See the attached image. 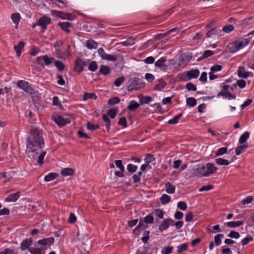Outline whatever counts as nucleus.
<instances>
[{
  "mask_svg": "<svg viewBox=\"0 0 254 254\" xmlns=\"http://www.w3.org/2000/svg\"><path fill=\"white\" fill-rule=\"evenodd\" d=\"M44 146V141L42 137V130L33 128L30 130V135L26 141V152L29 157L35 158L39 151Z\"/></svg>",
  "mask_w": 254,
  "mask_h": 254,
  "instance_id": "obj_1",
  "label": "nucleus"
},
{
  "mask_svg": "<svg viewBox=\"0 0 254 254\" xmlns=\"http://www.w3.org/2000/svg\"><path fill=\"white\" fill-rule=\"evenodd\" d=\"M217 170V168L213 164L208 163L205 165L198 167L195 173L198 177H207L215 173Z\"/></svg>",
  "mask_w": 254,
  "mask_h": 254,
  "instance_id": "obj_2",
  "label": "nucleus"
},
{
  "mask_svg": "<svg viewBox=\"0 0 254 254\" xmlns=\"http://www.w3.org/2000/svg\"><path fill=\"white\" fill-rule=\"evenodd\" d=\"M249 42V38L240 39L229 45L230 49L233 48V50H230V52L232 53H235L246 47Z\"/></svg>",
  "mask_w": 254,
  "mask_h": 254,
  "instance_id": "obj_3",
  "label": "nucleus"
},
{
  "mask_svg": "<svg viewBox=\"0 0 254 254\" xmlns=\"http://www.w3.org/2000/svg\"><path fill=\"white\" fill-rule=\"evenodd\" d=\"M144 86V83L140 78L133 77L129 79L127 88L128 91H131L134 90H137Z\"/></svg>",
  "mask_w": 254,
  "mask_h": 254,
  "instance_id": "obj_4",
  "label": "nucleus"
},
{
  "mask_svg": "<svg viewBox=\"0 0 254 254\" xmlns=\"http://www.w3.org/2000/svg\"><path fill=\"white\" fill-rule=\"evenodd\" d=\"M17 86L24 90L26 93L30 95L35 94L34 89L30 86L29 83L24 80H19L17 83Z\"/></svg>",
  "mask_w": 254,
  "mask_h": 254,
  "instance_id": "obj_5",
  "label": "nucleus"
},
{
  "mask_svg": "<svg viewBox=\"0 0 254 254\" xmlns=\"http://www.w3.org/2000/svg\"><path fill=\"white\" fill-rule=\"evenodd\" d=\"M98 53L101 59L104 60L115 62L117 59V57L116 55L107 54L102 48H100L98 50Z\"/></svg>",
  "mask_w": 254,
  "mask_h": 254,
  "instance_id": "obj_6",
  "label": "nucleus"
},
{
  "mask_svg": "<svg viewBox=\"0 0 254 254\" xmlns=\"http://www.w3.org/2000/svg\"><path fill=\"white\" fill-rule=\"evenodd\" d=\"M85 65V63L80 58H78L75 61L73 70L78 73L81 72L84 70Z\"/></svg>",
  "mask_w": 254,
  "mask_h": 254,
  "instance_id": "obj_7",
  "label": "nucleus"
},
{
  "mask_svg": "<svg viewBox=\"0 0 254 254\" xmlns=\"http://www.w3.org/2000/svg\"><path fill=\"white\" fill-rule=\"evenodd\" d=\"M51 22V18L47 17L46 16H44L38 20L37 24L38 25L42 27L43 30L44 31L47 28V25L50 24Z\"/></svg>",
  "mask_w": 254,
  "mask_h": 254,
  "instance_id": "obj_8",
  "label": "nucleus"
},
{
  "mask_svg": "<svg viewBox=\"0 0 254 254\" xmlns=\"http://www.w3.org/2000/svg\"><path fill=\"white\" fill-rule=\"evenodd\" d=\"M53 120L57 124L59 127H63L70 123L69 119H64L62 116H59L54 118H52Z\"/></svg>",
  "mask_w": 254,
  "mask_h": 254,
  "instance_id": "obj_9",
  "label": "nucleus"
},
{
  "mask_svg": "<svg viewBox=\"0 0 254 254\" xmlns=\"http://www.w3.org/2000/svg\"><path fill=\"white\" fill-rule=\"evenodd\" d=\"M41 60H43L45 65L49 66L51 65L53 62H55V59L53 57H49L47 55L37 57L36 61L37 63H40Z\"/></svg>",
  "mask_w": 254,
  "mask_h": 254,
  "instance_id": "obj_10",
  "label": "nucleus"
},
{
  "mask_svg": "<svg viewBox=\"0 0 254 254\" xmlns=\"http://www.w3.org/2000/svg\"><path fill=\"white\" fill-rule=\"evenodd\" d=\"M33 243L32 238L24 239L20 244V249L22 251L28 250L30 248V246Z\"/></svg>",
  "mask_w": 254,
  "mask_h": 254,
  "instance_id": "obj_11",
  "label": "nucleus"
},
{
  "mask_svg": "<svg viewBox=\"0 0 254 254\" xmlns=\"http://www.w3.org/2000/svg\"><path fill=\"white\" fill-rule=\"evenodd\" d=\"M166 62V58L162 57L155 63V65L162 70H166L168 68V66L165 64Z\"/></svg>",
  "mask_w": 254,
  "mask_h": 254,
  "instance_id": "obj_12",
  "label": "nucleus"
},
{
  "mask_svg": "<svg viewBox=\"0 0 254 254\" xmlns=\"http://www.w3.org/2000/svg\"><path fill=\"white\" fill-rule=\"evenodd\" d=\"M55 242V239L53 237L44 238L41 240H39L37 243L43 246H46L48 245H53Z\"/></svg>",
  "mask_w": 254,
  "mask_h": 254,
  "instance_id": "obj_13",
  "label": "nucleus"
},
{
  "mask_svg": "<svg viewBox=\"0 0 254 254\" xmlns=\"http://www.w3.org/2000/svg\"><path fill=\"white\" fill-rule=\"evenodd\" d=\"M238 74L240 77L247 78L248 77L253 76L252 72L246 71L244 67L241 66L239 68Z\"/></svg>",
  "mask_w": 254,
  "mask_h": 254,
  "instance_id": "obj_14",
  "label": "nucleus"
},
{
  "mask_svg": "<svg viewBox=\"0 0 254 254\" xmlns=\"http://www.w3.org/2000/svg\"><path fill=\"white\" fill-rule=\"evenodd\" d=\"M52 15H56L58 17H61L62 19L66 18L68 19H71L72 15L68 14H64L62 12L60 11H57L56 10H53L51 11Z\"/></svg>",
  "mask_w": 254,
  "mask_h": 254,
  "instance_id": "obj_15",
  "label": "nucleus"
},
{
  "mask_svg": "<svg viewBox=\"0 0 254 254\" xmlns=\"http://www.w3.org/2000/svg\"><path fill=\"white\" fill-rule=\"evenodd\" d=\"M220 96L223 97L224 98H228L229 100L235 99L236 98V95L232 94L229 92L221 91L217 96V97Z\"/></svg>",
  "mask_w": 254,
  "mask_h": 254,
  "instance_id": "obj_16",
  "label": "nucleus"
},
{
  "mask_svg": "<svg viewBox=\"0 0 254 254\" xmlns=\"http://www.w3.org/2000/svg\"><path fill=\"white\" fill-rule=\"evenodd\" d=\"M199 74V71L198 69H192L189 70L187 73V75L189 77V78H196Z\"/></svg>",
  "mask_w": 254,
  "mask_h": 254,
  "instance_id": "obj_17",
  "label": "nucleus"
},
{
  "mask_svg": "<svg viewBox=\"0 0 254 254\" xmlns=\"http://www.w3.org/2000/svg\"><path fill=\"white\" fill-rule=\"evenodd\" d=\"M20 196L19 192H16L15 193L9 194L6 198L5 201L7 202H14L16 201Z\"/></svg>",
  "mask_w": 254,
  "mask_h": 254,
  "instance_id": "obj_18",
  "label": "nucleus"
},
{
  "mask_svg": "<svg viewBox=\"0 0 254 254\" xmlns=\"http://www.w3.org/2000/svg\"><path fill=\"white\" fill-rule=\"evenodd\" d=\"M58 25L66 33H69L70 30L68 28L71 26V24L68 22H60Z\"/></svg>",
  "mask_w": 254,
  "mask_h": 254,
  "instance_id": "obj_19",
  "label": "nucleus"
},
{
  "mask_svg": "<svg viewBox=\"0 0 254 254\" xmlns=\"http://www.w3.org/2000/svg\"><path fill=\"white\" fill-rule=\"evenodd\" d=\"M29 252L31 254H45V249L40 248L31 247L29 249Z\"/></svg>",
  "mask_w": 254,
  "mask_h": 254,
  "instance_id": "obj_20",
  "label": "nucleus"
},
{
  "mask_svg": "<svg viewBox=\"0 0 254 254\" xmlns=\"http://www.w3.org/2000/svg\"><path fill=\"white\" fill-rule=\"evenodd\" d=\"M25 44L23 42H20L17 45L14 47V49L18 57H19L21 54V50L23 49Z\"/></svg>",
  "mask_w": 254,
  "mask_h": 254,
  "instance_id": "obj_21",
  "label": "nucleus"
},
{
  "mask_svg": "<svg viewBox=\"0 0 254 254\" xmlns=\"http://www.w3.org/2000/svg\"><path fill=\"white\" fill-rule=\"evenodd\" d=\"M98 44L93 40L90 39L86 41V46L88 49H95L97 48Z\"/></svg>",
  "mask_w": 254,
  "mask_h": 254,
  "instance_id": "obj_22",
  "label": "nucleus"
},
{
  "mask_svg": "<svg viewBox=\"0 0 254 254\" xmlns=\"http://www.w3.org/2000/svg\"><path fill=\"white\" fill-rule=\"evenodd\" d=\"M165 190L168 193L173 194L175 191V187L169 182L165 184Z\"/></svg>",
  "mask_w": 254,
  "mask_h": 254,
  "instance_id": "obj_23",
  "label": "nucleus"
},
{
  "mask_svg": "<svg viewBox=\"0 0 254 254\" xmlns=\"http://www.w3.org/2000/svg\"><path fill=\"white\" fill-rule=\"evenodd\" d=\"M138 97L139 98V102L141 105L149 103L152 100V98L150 96H143L142 95H140Z\"/></svg>",
  "mask_w": 254,
  "mask_h": 254,
  "instance_id": "obj_24",
  "label": "nucleus"
},
{
  "mask_svg": "<svg viewBox=\"0 0 254 254\" xmlns=\"http://www.w3.org/2000/svg\"><path fill=\"white\" fill-rule=\"evenodd\" d=\"M221 31V30L218 29L216 28L211 29L210 30L208 31L206 33V37L210 38L214 35H219V32H220Z\"/></svg>",
  "mask_w": 254,
  "mask_h": 254,
  "instance_id": "obj_25",
  "label": "nucleus"
},
{
  "mask_svg": "<svg viewBox=\"0 0 254 254\" xmlns=\"http://www.w3.org/2000/svg\"><path fill=\"white\" fill-rule=\"evenodd\" d=\"M244 224L243 221H230L227 223V226L231 228H235L239 227Z\"/></svg>",
  "mask_w": 254,
  "mask_h": 254,
  "instance_id": "obj_26",
  "label": "nucleus"
},
{
  "mask_svg": "<svg viewBox=\"0 0 254 254\" xmlns=\"http://www.w3.org/2000/svg\"><path fill=\"white\" fill-rule=\"evenodd\" d=\"M139 107V104L135 101L132 100L129 103V105L127 107V109L130 111H134Z\"/></svg>",
  "mask_w": 254,
  "mask_h": 254,
  "instance_id": "obj_27",
  "label": "nucleus"
},
{
  "mask_svg": "<svg viewBox=\"0 0 254 254\" xmlns=\"http://www.w3.org/2000/svg\"><path fill=\"white\" fill-rule=\"evenodd\" d=\"M74 173V170L70 168H64L61 171V174L63 176H71Z\"/></svg>",
  "mask_w": 254,
  "mask_h": 254,
  "instance_id": "obj_28",
  "label": "nucleus"
},
{
  "mask_svg": "<svg viewBox=\"0 0 254 254\" xmlns=\"http://www.w3.org/2000/svg\"><path fill=\"white\" fill-rule=\"evenodd\" d=\"M111 69L106 65H101L99 69V72L103 75H107L110 73Z\"/></svg>",
  "mask_w": 254,
  "mask_h": 254,
  "instance_id": "obj_29",
  "label": "nucleus"
},
{
  "mask_svg": "<svg viewBox=\"0 0 254 254\" xmlns=\"http://www.w3.org/2000/svg\"><path fill=\"white\" fill-rule=\"evenodd\" d=\"M168 222V221L167 219H164L162 221L158 228L160 232H163L164 230H166L169 227V224Z\"/></svg>",
  "mask_w": 254,
  "mask_h": 254,
  "instance_id": "obj_30",
  "label": "nucleus"
},
{
  "mask_svg": "<svg viewBox=\"0 0 254 254\" xmlns=\"http://www.w3.org/2000/svg\"><path fill=\"white\" fill-rule=\"evenodd\" d=\"M102 119L103 121L105 123V125L106 127V129L108 132H109L110 131V128L111 126V123L109 118L108 117V116L105 115L103 114L102 115Z\"/></svg>",
  "mask_w": 254,
  "mask_h": 254,
  "instance_id": "obj_31",
  "label": "nucleus"
},
{
  "mask_svg": "<svg viewBox=\"0 0 254 254\" xmlns=\"http://www.w3.org/2000/svg\"><path fill=\"white\" fill-rule=\"evenodd\" d=\"M160 200L162 204H165L170 201L171 198L170 196L167 194H163L160 197Z\"/></svg>",
  "mask_w": 254,
  "mask_h": 254,
  "instance_id": "obj_32",
  "label": "nucleus"
},
{
  "mask_svg": "<svg viewBox=\"0 0 254 254\" xmlns=\"http://www.w3.org/2000/svg\"><path fill=\"white\" fill-rule=\"evenodd\" d=\"M250 133L248 131L244 132L240 137L239 142L241 144H244L246 142L247 140L249 137Z\"/></svg>",
  "mask_w": 254,
  "mask_h": 254,
  "instance_id": "obj_33",
  "label": "nucleus"
},
{
  "mask_svg": "<svg viewBox=\"0 0 254 254\" xmlns=\"http://www.w3.org/2000/svg\"><path fill=\"white\" fill-rule=\"evenodd\" d=\"M215 162L219 165L227 166L230 164V162L228 160L221 158L216 159Z\"/></svg>",
  "mask_w": 254,
  "mask_h": 254,
  "instance_id": "obj_34",
  "label": "nucleus"
},
{
  "mask_svg": "<svg viewBox=\"0 0 254 254\" xmlns=\"http://www.w3.org/2000/svg\"><path fill=\"white\" fill-rule=\"evenodd\" d=\"M58 176L56 173H51L45 177L44 180L46 182H50L54 180Z\"/></svg>",
  "mask_w": 254,
  "mask_h": 254,
  "instance_id": "obj_35",
  "label": "nucleus"
},
{
  "mask_svg": "<svg viewBox=\"0 0 254 254\" xmlns=\"http://www.w3.org/2000/svg\"><path fill=\"white\" fill-rule=\"evenodd\" d=\"M183 114L180 113L175 116L173 119L169 120L168 123L170 125H175L178 123V120L182 117Z\"/></svg>",
  "mask_w": 254,
  "mask_h": 254,
  "instance_id": "obj_36",
  "label": "nucleus"
},
{
  "mask_svg": "<svg viewBox=\"0 0 254 254\" xmlns=\"http://www.w3.org/2000/svg\"><path fill=\"white\" fill-rule=\"evenodd\" d=\"M248 147V145L247 144L241 145L239 146H238L236 148V154L237 155H239L242 152L245 151L246 149H247Z\"/></svg>",
  "mask_w": 254,
  "mask_h": 254,
  "instance_id": "obj_37",
  "label": "nucleus"
},
{
  "mask_svg": "<svg viewBox=\"0 0 254 254\" xmlns=\"http://www.w3.org/2000/svg\"><path fill=\"white\" fill-rule=\"evenodd\" d=\"M88 99L96 100L97 96L93 93H85L83 96V100L85 101Z\"/></svg>",
  "mask_w": 254,
  "mask_h": 254,
  "instance_id": "obj_38",
  "label": "nucleus"
},
{
  "mask_svg": "<svg viewBox=\"0 0 254 254\" xmlns=\"http://www.w3.org/2000/svg\"><path fill=\"white\" fill-rule=\"evenodd\" d=\"M54 64L57 69L60 71H62L64 70L65 66L62 61H55Z\"/></svg>",
  "mask_w": 254,
  "mask_h": 254,
  "instance_id": "obj_39",
  "label": "nucleus"
},
{
  "mask_svg": "<svg viewBox=\"0 0 254 254\" xmlns=\"http://www.w3.org/2000/svg\"><path fill=\"white\" fill-rule=\"evenodd\" d=\"M188 247V244L187 243H184L182 245L177 246V252L178 254H181L184 251H186Z\"/></svg>",
  "mask_w": 254,
  "mask_h": 254,
  "instance_id": "obj_40",
  "label": "nucleus"
},
{
  "mask_svg": "<svg viewBox=\"0 0 254 254\" xmlns=\"http://www.w3.org/2000/svg\"><path fill=\"white\" fill-rule=\"evenodd\" d=\"M214 52L212 51L206 50L204 52L202 56L198 58V61H199L202 59L207 58L212 56Z\"/></svg>",
  "mask_w": 254,
  "mask_h": 254,
  "instance_id": "obj_41",
  "label": "nucleus"
},
{
  "mask_svg": "<svg viewBox=\"0 0 254 254\" xmlns=\"http://www.w3.org/2000/svg\"><path fill=\"white\" fill-rule=\"evenodd\" d=\"M187 104L190 107H193L196 104V100L193 97H189L186 100Z\"/></svg>",
  "mask_w": 254,
  "mask_h": 254,
  "instance_id": "obj_42",
  "label": "nucleus"
},
{
  "mask_svg": "<svg viewBox=\"0 0 254 254\" xmlns=\"http://www.w3.org/2000/svg\"><path fill=\"white\" fill-rule=\"evenodd\" d=\"M158 82L159 83L157 84L155 87V89L156 90H160L166 86V83L163 79H159Z\"/></svg>",
  "mask_w": 254,
  "mask_h": 254,
  "instance_id": "obj_43",
  "label": "nucleus"
},
{
  "mask_svg": "<svg viewBox=\"0 0 254 254\" xmlns=\"http://www.w3.org/2000/svg\"><path fill=\"white\" fill-rule=\"evenodd\" d=\"M207 231L209 233H216V232H221V229H220V225H216L212 227V229L211 228H207Z\"/></svg>",
  "mask_w": 254,
  "mask_h": 254,
  "instance_id": "obj_44",
  "label": "nucleus"
},
{
  "mask_svg": "<svg viewBox=\"0 0 254 254\" xmlns=\"http://www.w3.org/2000/svg\"><path fill=\"white\" fill-rule=\"evenodd\" d=\"M224 237L223 234H219L215 236L214 242L216 246H219L221 244V238Z\"/></svg>",
  "mask_w": 254,
  "mask_h": 254,
  "instance_id": "obj_45",
  "label": "nucleus"
},
{
  "mask_svg": "<svg viewBox=\"0 0 254 254\" xmlns=\"http://www.w3.org/2000/svg\"><path fill=\"white\" fill-rule=\"evenodd\" d=\"M20 14L18 13H12L11 15V18L13 21V22L15 24H18L19 21L20 20Z\"/></svg>",
  "mask_w": 254,
  "mask_h": 254,
  "instance_id": "obj_46",
  "label": "nucleus"
},
{
  "mask_svg": "<svg viewBox=\"0 0 254 254\" xmlns=\"http://www.w3.org/2000/svg\"><path fill=\"white\" fill-rule=\"evenodd\" d=\"M253 240V238L250 235H248L246 238L243 239L241 241L242 245L244 246L248 244L250 242Z\"/></svg>",
  "mask_w": 254,
  "mask_h": 254,
  "instance_id": "obj_47",
  "label": "nucleus"
},
{
  "mask_svg": "<svg viewBox=\"0 0 254 254\" xmlns=\"http://www.w3.org/2000/svg\"><path fill=\"white\" fill-rule=\"evenodd\" d=\"M234 30V27L232 25H227L223 27L222 31L226 33H230Z\"/></svg>",
  "mask_w": 254,
  "mask_h": 254,
  "instance_id": "obj_48",
  "label": "nucleus"
},
{
  "mask_svg": "<svg viewBox=\"0 0 254 254\" xmlns=\"http://www.w3.org/2000/svg\"><path fill=\"white\" fill-rule=\"evenodd\" d=\"M227 148L225 147L219 148L216 152V156H218L223 155L227 152Z\"/></svg>",
  "mask_w": 254,
  "mask_h": 254,
  "instance_id": "obj_49",
  "label": "nucleus"
},
{
  "mask_svg": "<svg viewBox=\"0 0 254 254\" xmlns=\"http://www.w3.org/2000/svg\"><path fill=\"white\" fill-rule=\"evenodd\" d=\"M127 169L128 172L133 173L137 170V166L131 164H129L127 165Z\"/></svg>",
  "mask_w": 254,
  "mask_h": 254,
  "instance_id": "obj_50",
  "label": "nucleus"
},
{
  "mask_svg": "<svg viewBox=\"0 0 254 254\" xmlns=\"http://www.w3.org/2000/svg\"><path fill=\"white\" fill-rule=\"evenodd\" d=\"M118 110L117 109L112 108L108 111V115L112 118H115L116 114L118 113Z\"/></svg>",
  "mask_w": 254,
  "mask_h": 254,
  "instance_id": "obj_51",
  "label": "nucleus"
},
{
  "mask_svg": "<svg viewBox=\"0 0 254 254\" xmlns=\"http://www.w3.org/2000/svg\"><path fill=\"white\" fill-rule=\"evenodd\" d=\"M120 99H119V98L115 97L110 99L108 101V104H110V105H115V104H119L120 103Z\"/></svg>",
  "mask_w": 254,
  "mask_h": 254,
  "instance_id": "obj_52",
  "label": "nucleus"
},
{
  "mask_svg": "<svg viewBox=\"0 0 254 254\" xmlns=\"http://www.w3.org/2000/svg\"><path fill=\"white\" fill-rule=\"evenodd\" d=\"M46 152L45 151H42L41 153L38 156V158L37 160V163L40 165H42L43 164V159L44 156H45Z\"/></svg>",
  "mask_w": 254,
  "mask_h": 254,
  "instance_id": "obj_53",
  "label": "nucleus"
},
{
  "mask_svg": "<svg viewBox=\"0 0 254 254\" xmlns=\"http://www.w3.org/2000/svg\"><path fill=\"white\" fill-rule=\"evenodd\" d=\"M154 218L152 216L148 215L146 216L143 221V222L147 224H152L153 223Z\"/></svg>",
  "mask_w": 254,
  "mask_h": 254,
  "instance_id": "obj_54",
  "label": "nucleus"
},
{
  "mask_svg": "<svg viewBox=\"0 0 254 254\" xmlns=\"http://www.w3.org/2000/svg\"><path fill=\"white\" fill-rule=\"evenodd\" d=\"M98 66L95 61H92L89 64L88 69L92 71H95L97 69Z\"/></svg>",
  "mask_w": 254,
  "mask_h": 254,
  "instance_id": "obj_55",
  "label": "nucleus"
},
{
  "mask_svg": "<svg viewBox=\"0 0 254 254\" xmlns=\"http://www.w3.org/2000/svg\"><path fill=\"white\" fill-rule=\"evenodd\" d=\"M254 200V197L252 196H249L246 197L244 200L241 201V204L245 205L251 203Z\"/></svg>",
  "mask_w": 254,
  "mask_h": 254,
  "instance_id": "obj_56",
  "label": "nucleus"
},
{
  "mask_svg": "<svg viewBox=\"0 0 254 254\" xmlns=\"http://www.w3.org/2000/svg\"><path fill=\"white\" fill-rule=\"evenodd\" d=\"M87 128L88 130H94L96 129H98L99 128V125H95L94 124H92L89 122H88L86 124Z\"/></svg>",
  "mask_w": 254,
  "mask_h": 254,
  "instance_id": "obj_57",
  "label": "nucleus"
},
{
  "mask_svg": "<svg viewBox=\"0 0 254 254\" xmlns=\"http://www.w3.org/2000/svg\"><path fill=\"white\" fill-rule=\"evenodd\" d=\"M134 44V40L131 38H129L127 40L123 41L122 44L124 46H128Z\"/></svg>",
  "mask_w": 254,
  "mask_h": 254,
  "instance_id": "obj_58",
  "label": "nucleus"
},
{
  "mask_svg": "<svg viewBox=\"0 0 254 254\" xmlns=\"http://www.w3.org/2000/svg\"><path fill=\"white\" fill-rule=\"evenodd\" d=\"M125 78L124 76L118 78L114 82V85L117 87H119L121 84L124 81Z\"/></svg>",
  "mask_w": 254,
  "mask_h": 254,
  "instance_id": "obj_59",
  "label": "nucleus"
},
{
  "mask_svg": "<svg viewBox=\"0 0 254 254\" xmlns=\"http://www.w3.org/2000/svg\"><path fill=\"white\" fill-rule=\"evenodd\" d=\"M177 207L182 210H186L187 208V205L184 201H179L177 204Z\"/></svg>",
  "mask_w": 254,
  "mask_h": 254,
  "instance_id": "obj_60",
  "label": "nucleus"
},
{
  "mask_svg": "<svg viewBox=\"0 0 254 254\" xmlns=\"http://www.w3.org/2000/svg\"><path fill=\"white\" fill-rule=\"evenodd\" d=\"M228 236L231 238L238 239L240 237V235L237 232L231 231L228 234Z\"/></svg>",
  "mask_w": 254,
  "mask_h": 254,
  "instance_id": "obj_61",
  "label": "nucleus"
},
{
  "mask_svg": "<svg viewBox=\"0 0 254 254\" xmlns=\"http://www.w3.org/2000/svg\"><path fill=\"white\" fill-rule=\"evenodd\" d=\"M186 88L189 91H195L196 90V87L191 82L188 83L186 85Z\"/></svg>",
  "mask_w": 254,
  "mask_h": 254,
  "instance_id": "obj_62",
  "label": "nucleus"
},
{
  "mask_svg": "<svg viewBox=\"0 0 254 254\" xmlns=\"http://www.w3.org/2000/svg\"><path fill=\"white\" fill-rule=\"evenodd\" d=\"M172 247H165L162 250L161 253L162 254H170L172 253Z\"/></svg>",
  "mask_w": 254,
  "mask_h": 254,
  "instance_id": "obj_63",
  "label": "nucleus"
},
{
  "mask_svg": "<svg viewBox=\"0 0 254 254\" xmlns=\"http://www.w3.org/2000/svg\"><path fill=\"white\" fill-rule=\"evenodd\" d=\"M0 254H14V251L12 249L6 248L0 252Z\"/></svg>",
  "mask_w": 254,
  "mask_h": 254,
  "instance_id": "obj_64",
  "label": "nucleus"
}]
</instances>
